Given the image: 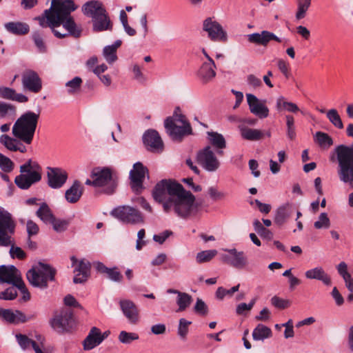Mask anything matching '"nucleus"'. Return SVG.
Wrapping results in <instances>:
<instances>
[{"mask_svg": "<svg viewBox=\"0 0 353 353\" xmlns=\"http://www.w3.org/2000/svg\"><path fill=\"white\" fill-rule=\"evenodd\" d=\"M152 195L156 201L162 203L165 212L173 210L181 218L186 219L198 210L195 196L174 180L163 179L157 183Z\"/></svg>", "mask_w": 353, "mask_h": 353, "instance_id": "nucleus-1", "label": "nucleus"}, {"mask_svg": "<svg viewBox=\"0 0 353 353\" xmlns=\"http://www.w3.org/2000/svg\"><path fill=\"white\" fill-rule=\"evenodd\" d=\"M16 223L12 214L6 210L0 209V246H10V254L12 259H23L26 254L19 247L14 246L12 235L15 232Z\"/></svg>", "mask_w": 353, "mask_h": 353, "instance_id": "nucleus-2", "label": "nucleus"}, {"mask_svg": "<svg viewBox=\"0 0 353 353\" xmlns=\"http://www.w3.org/2000/svg\"><path fill=\"white\" fill-rule=\"evenodd\" d=\"M338 161V175L341 181L353 189V144L340 145L335 149Z\"/></svg>", "mask_w": 353, "mask_h": 353, "instance_id": "nucleus-3", "label": "nucleus"}, {"mask_svg": "<svg viewBox=\"0 0 353 353\" xmlns=\"http://www.w3.org/2000/svg\"><path fill=\"white\" fill-rule=\"evenodd\" d=\"M39 113L27 112L22 114L12 127L13 135L27 144L32 141Z\"/></svg>", "mask_w": 353, "mask_h": 353, "instance_id": "nucleus-4", "label": "nucleus"}, {"mask_svg": "<svg viewBox=\"0 0 353 353\" xmlns=\"http://www.w3.org/2000/svg\"><path fill=\"white\" fill-rule=\"evenodd\" d=\"M19 171L20 174L15 177L14 183L21 190H28L41 180L42 168L35 161L28 160L20 166Z\"/></svg>", "mask_w": 353, "mask_h": 353, "instance_id": "nucleus-5", "label": "nucleus"}, {"mask_svg": "<svg viewBox=\"0 0 353 353\" xmlns=\"http://www.w3.org/2000/svg\"><path fill=\"white\" fill-rule=\"evenodd\" d=\"M165 130L173 141H181L182 139L192 133V128L184 115L175 114L165 120Z\"/></svg>", "mask_w": 353, "mask_h": 353, "instance_id": "nucleus-6", "label": "nucleus"}, {"mask_svg": "<svg viewBox=\"0 0 353 353\" xmlns=\"http://www.w3.org/2000/svg\"><path fill=\"white\" fill-rule=\"evenodd\" d=\"M56 270L49 265L39 262L29 270L26 276L31 285L34 287L46 288L49 281H54Z\"/></svg>", "mask_w": 353, "mask_h": 353, "instance_id": "nucleus-7", "label": "nucleus"}, {"mask_svg": "<svg viewBox=\"0 0 353 353\" xmlns=\"http://www.w3.org/2000/svg\"><path fill=\"white\" fill-rule=\"evenodd\" d=\"M90 177L94 178L97 188H101L105 194H112L117 187L118 179L109 168H94Z\"/></svg>", "mask_w": 353, "mask_h": 353, "instance_id": "nucleus-8", "label": "nucleus"}, {"mask_svg": "<svg viewBox=\"0 0 353 353\" xmlns=\"http://www.w3.org/2000/svg\"><path fill=\"white\" fill-rule=\"evenodd\" d=\"M72 12L68 10L46 17H35L34 20L37 21L42 28L50 27L56 37L62 39L67 37L68 34H62L56 28L61 25L65 17Z\"/></svg>", "mask_w": 353, "mask_h": 353, "instance_id": "nucleus-9", "label": "nucleus"}, {"mask_svg": "<svg viewBox=\"0 0 353 353\" xmlns=\"http://www.w3.org/2000/svg\"><path fill=\"white\" fill-rule=\"evenodd\" d=\"M110 214L124 223L139 224L144 221L141 212L129 205L115 208L111 211Z\"/></svg>", "mask_w": 353, "mask_h": 353, "instance_id": "nucleus-10", "label": "nucleus"}, {"mask_svg": "<svg viewBox=\"0 0 353 353\" xmlns=\"http://www.w3.org/2000/svg\"><path fill=\"white\" fill-rule=\"evenodd\" d=\"M203 30L208 33V38L214 42L225 43L228 41L226 31L214 17H208L203 21Z\"/></svg>", "mask_w": 353, "mask_h": 353, "instance_id": "nucleus-11", "label": "nucleus"}, {"mask_svg": "<svg viewBox=\"0 0 353 353\" xmlns=\"http://www.w3.org/2000/svg\"><path fill=\"white\" fill-rule=\"evenodd\" d=\"M198 163L208 172H214L219 169L220 162L210 146H206L197 153Z\"/></svg>", "mask_w": 353, "mask_h": 353, "instance_id": "nucleus-12", "label": "nucleus"}, {"mask_svg": "<svg viewBox=\"0 0 353 353\" xmlns=\"http://www.w3.org/2000/svg\"><path fill=\"white\" fill-rule=\"evenodd\" d=\"M72 312L64 309L57 313L50 321L52 327L59 333L69 332L72 326Z\"/></svg>", "mask_w": 353, "mask_h": 353, "instance_id": "nucleus-13", "label": "nucleus"}, {"mask_svg": "<svg viewBox=\"0 0 353 353\" xmlns=\"http://www.w3.org/2000/svg\"><path fill=\"white\" fill-rule=\"evenodd\" d=\"M148 170L142 163L137 162L130 172L131 188L137 193L143 189V183Z\"/></svg>", "mask_w": 353, "mask_h": 353, "instance_id": "nucleus-14", "label": "nucleus"}, {"mask_svg": "<svg viewBox=\"0 0 353 353\" xmlns=\"http://www.w3.org/2000/svg\"><path fill=\"white\" fill-rule=\"evenodd\" d=\"M227 254H221V260L235 268L241 269L248 265V259L244 252L236 249H225Z\"/></svg>", "mask_w": 353, "mask_h": 353, "instance_id": "nucleus-15", "label": "nucleus"}, {"mask_svg": "<svg viewBox=\"0 0 353 353\" xmlns=\"http://www.w3.org/2000/svg\"><path fill=\"white\" fill-rule=\"evenodd\" d=\"M21 81L23 89L30 92L37 93L42 88L41 79L34 70H27L23 72Z\"/></svg>", "mask_w": 353, "mask_h": 353, "instance_id": "nucleus-16", "label": "nucleus"}, {"mask_svg": "<svg viewBox=\"0 0 353 353\" xmlns=\"http://www.w3.org/2000/svg\"><path fill=\"white\" fill-rule=\"evenodd\" d=\"M143 141L147 150L152 152H161L163 143L157 131L149 130L143 136Z\"/></svg>", "mask_w": 353, "mask_h": 353, "instance_id": "nucleus-17", "label": "nucleus"}, {"mask_svg": "<svg viewBox=\"0 0 353 353\" xmlns=\"http://www.w3.org/2000/svg\"><path fill=\"white\" fill-rule=\"evenodd\" d=\"M72 261V266H75L74 272L75 274L73 282L74 283H83L87 281L90 269V263L89 261L85 260H81L78 264L77 259L74 256L70 257Z\"/></svg>", "mask_w": 353, "mask_h": 353, "instance_id": "nucleus-18", "label": "nucleus"}, {"mask_svg": "<svg viewBox=\"0 0 353 353\" xmlns=\"http://www.w3.org/2000/svg\"><path fill=\"white\" fill-rule=\"evenodd\" d=\"M48 185L53 188H61L68 179V173L60 168H48Z\"/></svg>", "mask_w": 353, "mask_h": 353, "instance_id": "nucleus-19", "label": "nucleus"}, {"mask_svg": "<svg viewBox=\"0 0 353 353\" xmlns=\"http://www.w3.org/2000/svg\"><path fill=\"white\" fill-rule=\"evenodd\" d=\"M247 37L250 43L264 47H266L271 41H275L278 43L282 41L275 34L268 30L250 34Z\"/></svg>", "mask_w": 353, "mask_h": 353, "instance_id": "nucleus-20", "label": "nucleus"}, {"mask_svg": "<svg viewBox=\"0 0 353 353\" xmlns=\"http://www.w3.org/2000/svg\"><path fill=\"white\" fill-rule=\"evenodd\" d=\"M119 306L128 321L133 325L139 321V311L135 303L129 299H121Z\"/></svg>", "mask_w": 353, "mask_h": 353, "instance_id": "nucleus-21", "label": "nucleus"}, {"mask_svg": "<svg viewBox=\"0 0 353 353\" xmlns=\"http://www.w3.org/2000/svg\"><path fill=\"white\" fill-rule=\"evenodd\" d=\"M77 8V6L72 0H52L50 8L45 10L39 17H46L68 10L74 11Z\"/></svg>", "mask_w": 353, "mask_h": 353, "instance_id": "nucleus-22", "label": "nucleus"}, {"mask_svg": "<svg viewBox=\"0 0 353 353\" xmlns=\"http://www.w3.org/2000/svg\"><path fill=\"white\" fill-rule=\"evenodd\" d=\"M21 280L19 270L14 265L0 266V283H8L15 286Z\"/></svg>", "mask_w": 353, "mask_h": 353, "instance_id": "nucleus-23", "label": "nucleus"}, {"mask_svg": "<svg viewBox=\"0 0 353 353\" xmlns=\"http://www.w3.org/2000/svg\"><path fill=\"white\" fill-rule=\"evenodd\" d=\"M0 316L10 323L19 324L31 319L33 316H26L19 310L0 308Z\"/></svg>", "mask_w": 353, "mask_h": 353, "instance_id": "nucleus-24", "label": "nucleus"}, {"mask_svg": "<svg viewBox=\"0 0 353 353\" xmlns=\"http://www.w3.org/2000/svg\"><path fill=\"white\" fill-rule=\"evenodd\" d=\"M16 339L19 346L23 350H26L30 346H32L35 353H44L42 350L44 339L41 336H38V340L40 342V345L38 344L36 341L29 339L25 334H18L16 335Z\"/></svg>", "mask_w": 353, "mask_h": 353, "instance_id": "nucleus-25", "label": "nucleus"}, {"mask_svg": "<svg viewBox=\"0 0 353 353\" xmlns=\"http://www.w3.org/2000/svg\"><path fill=\"white\" fill-rule=\"evenodd\" d=\"M106 10L103 3L97 0H91L82 6L83 13L93 20L100 14L105 12Z\"/></svg>", "mask_w": 353, "mask_h": 353, "instance_id": "nucleus-26", "label": "nucleus"}, {"mask_svg": "<svg viewBox=\"0 0 353 353\" xmlns=\"http://www.w3.org/2000/svg\"><path fill=\"white\" fill-rule=\"evenodd\" d=\"M92 30L94 32L112 31L113 23L112 22L107 11L92 20Z\"/></svg>", "mask_w": 353, "mask_h": 353, "instance_id": "nucleus-27", "label": "nucleus"}, {"mask_svg": "<svg viewBox=\"0 0 353 353\" xmlns=\"http://www.w3.org/2000/svg\"><path fill=\"white\" fill-rule=\"evenodd\" d=\"M294 210V205L290 203L279 206L276 210L274 223L279 226L283 225L292 216Z\"/></svg>", "mask_w": 353, "mask_h": 353, "instance_id": "nucleus-28", "label": "nucleus"}, {"mask_svg": "<svg viewBox=\"0 0 353 353\" xmlns=\"http://www.w3.org/2000/svg\"><path fill=\"white\" fill-rule=\"evenodd\" d=\"M305 276L307 279H315L321 281L325 285H332L330 276L324 270L321 266H317L310 269L305 272Z\"/></svg>", "mask_w": 353, "mask_h": 353, "instance_id": "nucleus-29", "label": "nucleus"}, {"mask_svg": "<svg viewBox=\"0 0 353 353\" xmlns=\"http://www.w3.org/2000/svg\"><path fill=\"white\" fill-rule=\"evenodd\" d=\"M214 63L204 62L197 72V77L203 83H208L216 76Z\"/></svg>", "mask_w": 353, "mask_h": 353, "instance_id": "nucleus-30", "label": "nucleus"}, {"mask_svg": "<svg viewBox=\"0 0 353 353\" xmlns=\"http://www.w3.org/2000/svg\"><path fill=\"white\" fill-rule=\"evenodd\" d=\"M99 336L100 330L97 327H92L83 341V349L91 350L101 344L103 339H101Z\"/></svg>", "mask_w": 353, "mask_h": 353, "instance_id": "nucleus-31", "label": "nucleus"}, {"mask_svg": "<svg viewBox=\"0 0 353 353\" xmlns=\"http://www.w3.org/2000/svg\"><path fill=\"white\" fill-rule=\"evenodd\" d=\"M94 265L97 270L101 274H106L110 280L114 282H121L123 276L117 267L109 268L101 262H97Z\"/></svg>", "mask_w": 353, "mask_h": 353, "instance_id": "nucleus-32", "label": "nucleus"}, {"mask_svg": "<svg viewBox=\"0 0 353 353\" xmlns=\"http://www.w3.org/2000/svg\"><path fill=\"white\" fill-rule=\"evenodd\" d=\"M83 188L79 181H74L72 186L65 191V198L68 203H77L82 196Z\"/></svg>", "mask_w": 353, "mask_h": 353, "instance_id": "nucleus-33", "label": "nucleus"}, {"mask_svg": "<svg viewBox=\"0 0 353 353\" xmlns=\"http://www.w3.org/2000/svg\"><path fill=\"white\" fill-rule=\"evenodd\" d=\"M0 143L10 151H19L21 153L26 152V148L19 141L9 137L7 134H2L0 137Z\"/></svg>", "mask_w": 353, "mask_h": 353, "instance_id": "nucleus-34", "label": "nucleus"}, {"mask_svg": "<svg viewBox=\"0 0 353 353\" xmlns=\"http://www.w3.org/2000/svg\"><path fill=\"white\" fill-rule=\"evenodd\" d=\"M6 30L14 35H25L30 31V26L28 23L21 21H12L5 23Z\"/></svg>", "mask_w": 353, "mask_h": 353, "instance_id": "nucleus-35", "label": "nucleus"}, {"mask_svg": "<svg viewBox=\"0 0 353 353\" xmlns=\"http://www.w3.org/2000/svg\"><path fill=\"white\" fill-rule=\"evenodd\" d=\"M207 134L209 142L216 149L217 154L223 155L222 150L226 147V142L223 136L216 132H208Z\"/></svg>", "mask_w": 353, "mask_h": 353, "instance_id": "nucleus-36", "label": "nucleus"}, {"mask_svg": "<svg viewBox=\"0 0 353 353\" xmlns=\"http://www.w3.org/2000/svg\"><path fill=\"white\" fill-rule=\"evenodd\" d=\"M0 97L19 103L28 101V97L26 96L21 93H17L14 89L8 87H0Z\"/></svg>", "mask_w": 353, "mask_h": 353, "instance_id": "nucleus-37", "label": "nucleus"}, {"mask_svg": "<svg viewBox=\"0 0 353 353\" xmlns=\"http://www.w3.org/2000/svg\"><path fill=\"white\" fill-rule=\"evenodd\" d=\"M61 24H63V28L68 32V34L75 38L81 37V28L77 26L72 17L70 16V13L65 17Z\"/></svg>", "mask_w": 353, "mask_h": 353, "instance_id": "nucleus-38", "label": "nucleus"}, {"mask_svg": "<svg viewBox=\"0 0 353 353\" xmlns=\"http://www.w3.org/2000/svg\"><path fill=\"white\" fill-rule=\"evenodd\" d=\"M246 99L250 110H268L265 100L259 99L253 94H246Z\"/></svg>", "mask_w": 353, "mask_h": 353, "instance_id": "nucleus-39", "label": "nucleus"}, {"mask_svg": "<svg viewBox=\"0 0 353 353\" xmlns=\"http://www.w3.org/2000/svg\"><path fill=\"white\" fill-rule=\"evenodd\" d=\"M272 336V330L268 327L259 324L253 330L252 337L255 341H263Z\"/></svg>", "mask_w": 353, "mask_h": 353, "instance_id": "nucleus-40", "label": "nucleus"}, {"mask_svg": "<svg viewBox=\"0 0 353 353\" xmlns=\"http://www.w3.org/2000/svg\"><path fill=\"white\" fill-rule=\"evenodd\" d=\"M36 215L45 223H50L54 217L50 208L46 203H42L37 211Z\"/></svg>", "mask_w": 353, "mask_h": 353, "instance_id": "nucleus-41", "label": "nucleus"}, {"mask_svg": "<svg viewBox=\"0 0 353 353\" xmlns=\"http://www.w3.org/2000/svg\"><path fill=\"white\" fill-rule=\"evenodd\" d=\"M314 138L315 142L323 149H327L333 144L332 138L325 132H317Z\"/></svg>", "mask_w": 353, "mask_h": 353, "instance_id": "nucleus-42", "label": "nucleus"}, {"mask_svg": "<svg viewBox=\"0 0 353 353\" xmlns=\"http://www.w3.org/2000/svg\"><path fill=\"white\" fill-rule=\"evenodd\" d=\"M193 299L191 295L185 292L179 293L176 304L179 306L177 312L185 310L192 303Z\"/></svg>", "mask_w": 353, "mask_h": 353, "instance_id": "nucleus-43", "label": "nucleus"}, {"mask_svg": "<svg viewBox=\"0 0 353 353\" xmlns=\"http://www.w3.org/2000/svg\"><path fill=\"white\" fill-rule=\"evenodd\" d=\"M239 288L240 284H237L229 290L219 287L215 292V296L219 301H222L225 296L232 297L235 292L239 291Z\"/></svg>", "mask_w": 353, "mask_h": 353, "instance_id": "nucleus-44", "label": "nucleus"}, {"mask_svg": "<svg viewBox=\"0 0 353 353\" xmlns=\"http://www.w3.org/2000/svg\"><path fill=\"white\" fill-rule=\"evenodd\" d=\"M241 136L246 140L257 141L262 138L263 133L257 129L245 128L241 130Z\"/></svg>", "mask_w": 353, "mask_h": 353, "instance_id": "nucleus-45", "label": "nucleus"}, {"mask_svg": "<svg viewBox=\"0 0 353 353\" xmlns=\"http://www.w3.org/2000/svg\"><path fill=\"white\" fill-rule=\"evenodd\" d=\"M276 108L279 110H299L298 106L283 97H279L276 99Z\"/></svg>", "mask_w": 353, "mask_h": 353, "instance_id": "nucleus-46", "label": "nucleus"}, {"mask_svg": "<svg viewBox=\"0 0 353 353\" xmlns=\"http://www.w3.org/2000/svg\"><path fill=\"white\" fill-rule=\"evenodd\" d=\"M312 0H297L298 10L296 13V19H302L311 5Z\"/></svg>", "mask_w": 353, "mask_h": 353, "instance_id": "nucleus-47", "label": "nucleus"}, {"mask_svg": "<svg viewBox=\"0 0 353 353\" xmlns=\"http://www.w3.org/2000/svg\"><path fill=\"white\" fill-rule=\"evenodd\" d=\"M217 254L216 250H205L197 253L196 261L199 263H205L210 261Z\"/></svg>", "mask_w": 353, "mask_h": 353, "instance_id": "nucleus-48", "label": "nucleus"}, {"mask_svg": "<svg viewBox=\"0 0 353 353\" xmlns=\"http://www.w3.org/2000/svg\"><path fill=\"white\" fill-rule=\"evenodd\" d=\"M82 83V79L79 77H75L72 80L65 83L68 88V92L70 94H73L79 91Z\"/></svg>", "mask_w": 353, "mask_h": 353, "instance_id": "nucleus-49", "label": "nucleus"}, {"mask_svg": "<svg viewBox=\"0 0 353 353\" xmlns=\"http://www.w3.org/2000/svg\"><path fill=\"white\" fill-rule=\"evenodd\" d=\"M49 223L52 224L54 230L57 232H63L65 231L69 225V222L68 221L57 219L55 216Z\"/></svg>", "mask_w": 353, "mask_h": 353, "instance_id": "nucleus-50", "label": "nucleus"}, {"mask_svg": "<svg viewBox=\"0 0 353 353\" xmlns=\"http://www.w3.org/2000/svg\"><path fill=\"white\" fill-rule=\"evenodd\" d=\"M103 54L106 61L112 64L117 60V51L114 48L109 46H105L103 50Z\"/></svg>", "mask_w": 353, "mask_h": 353, "instance_id": "nucleus-51", "label": "nucleus"}, {"mask_svg": "<svg viewBox=\"0 0 353 353\" xmlns=\"http://www.w3.org/2000/svg\"><path fill=\"white\" fill-rule=\"evenodd\" d=\"M287 136L289 139L294 140L296 138L294 119L290 115L286 116Z\"/></svg>", "mask_w": 353, "mask_h": 353, "instance_id": "nucleus-52", "label": "nucleus"}, {"mask_svg": "<svg viewBox=\"0 0 353 353\" xmlns=\"http://www.w3.org/2000/svg\"><path fill=\"white\" fill-rule=\"evenodd\" d=\"M32 38L39 52H46V46L43 40L42 34L39 31H34L32 33Z\"/></svg>", "mask_w": 353, "mask_h": 353, "instance_id": "nucleus-53", "label": "nucleus"}, {"mask_svg": "<svg viewBox=\"0 0 353 353\" xmlns=\"http://www.w3.org/2000/svg\"><path fill=\"white\" fill-rule=\"evenodd\" d=\"M330 225V221L325 212L321 213L319 216L318 221L314 223V226L316 229L328 228Z\"/></svg>", "mask_w": 353, "mask_h": 353, "instance_id": "nucleus-54", "label": "nucleus"}, {"mask_svg": "<svg viewBox=\"0 0 353 353\" xmlns=\"http://www.w3.org/2000/svg\"><path fill=\"white\" fill-rule=\"evenodd\" d=\"M139 336L136 333L127 332L126 331H121L119 335V340L122 343H130L132 341L137 340Z\"/></svg>", "mask_w": 353, "mask_h": 353, "instance_id": "nucleus-55", "label": "nucleus"}, {"mask_svg": "<svg viewBox=\"0 0 353 353\" xmlns=\"http://www.w3.org/2000/svg\"><path fill=\"white\" fill-rule=\"evenodd\" d=\"M14 163L13 162L7 157L4 156L1 153H0V168L1 169L6 172H10L13 170Z\"/></svg>", "mask_w": 353, "mask_h": 353, "instance_id": "nucleus-56", "label": "nucleus"}, {"mask_svg": "<svg viewBox=\"0 0 353 353\" xmlns=\"http://www.w3.org/2000/svg\"><path fill=\"white\" fill-rule=\"evenodd\" d=\"M192 323L191 321H187L185 319H181L179 320L178 334L181 338L185 339L188 333V327Z\"/></svg>", "mask_w": 353, "mask_h": 353, "instance_id": "nucleus-57", "label": "nucleus"}, {"mask_svg": "<svg viewBox=\"0 0 353 353\" xmlns=\"http://www.w3.org/2000/svg\"><path fill=\"white\" fill-rule=\"evenodd\" d=\"M271 303L279 309H285L290 307L291 303L288 299H283L277 296H274L271 299Z\"/></svg>", "mask_w": 353, "mask_h": 353, "instance_id": "nucleus-58", "label": "nucleus"}, {"mask_svg": "<svg viewBox=\"0 0 353 353\" xmlns=\"http://www.w3.org/2000/svg\"><path fill=\"white\" fill-rule=\"evenodd\" d=\"M194 310L196 313L205 316L208 313V307L205 303L201 299L198 298L196 299V304L194 307Z\"/></svg>", "mask_w": 353, "mask_h": 353, "instance_id": "nucleus-59", "label": "nucleus"}, {"mask_svg": "<svg viewBox=\"0 0 353 353\" xmlns=\"http://www.w3.org/2000/svg\"><path fill=\"white\" fill-rule=\"evenodd\" d=\"M327 119L337 128H342L343 123L338 112H325Z\"/></svg>", "mask_w": 353, "mask_h": 353, "instance_id": "nucleus-60", "label": "nucleus"}, {"mask_svg": "<svg viewBox=\"0 0 353 353\" xmlns=\"http://www.w3.org/2000/svg\"><path fill=\"white\" fill-rule=\"evenodd\" d=\"M17 296V292L14 287H10L0 292V299L13 300Z\"/></svg>", "mask_w": 353, "mask_h": 353, "instance_id": "nucleus-61", "label": "nucleus"}, {"mask_svg": "<svg viewBox=\"0 0 353 353\" xmlns=\"http://www.w3.org/2000/svg\"><path fill=\"white\" fill-rule=\"evenodd\" d=\"M277 67L280 72L284 75L286 79L290 78V65L285 60L279 59L277 60Z\"/></svg>", "mask_w": 353, "mask_h": 353, "instance_id": "nucleus-62", "label": "nucleus"}, {"mask_svg": "<svg viewBox=\"0 0 353 353\" xmlns=\"http://www.w3.org/2000/svg\"><path fill=\"white\" fill-rule=\"evenodd\" d=\"M208 192L210 198L214 201L222 200L224 199L225 197V193L219 191L214 187L209 188Z\"/></svg>", "mask_w": 353, "mask_h": 353, "instance_id": "nucleus-63", "label": "nucleus"}, {"mask_svg": "<svg viewBox=\"0 0 353 353\" xmlns=\"http://www.w3.org/2000/svg\"><path fill=\"white\" fill-rule=\"evenodd\" d=\"M247 83L250 87L254 89L259 88L262 86V82L261 79L256 77L254 74L248 75Z\"/></svg>", "mask_w": 353, "mask_h": 353, "instance_id": "nucleus-64", "label": "nucleus"}]
</instances>
